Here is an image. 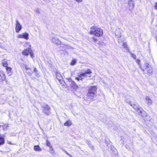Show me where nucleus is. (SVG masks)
Listing matches in <instances>:
<instances>
[{
	"label": "nucleus",
	"instance_id": "1",
	"mask_svg": "<svg viewBox=\"0 0 157 157\" xmlns=\"http://www.w3.org/2000/svg\"><path fill=\"white\" fill-rule=\"evenodd\" d=\"M90 33L94 34L97 36H100L103 34V30L96 26H93L90 28Z\"/></svg>",
	"mask_w": 157,
	"mask_h": 157
},
{
	"label": "nucleus",
	"instance_id": "2",
	"mask_svg": "<svg viewBox=\"0 0 157 157\" xmlns=\"http://www.w3.org/2000/svg\"><path fill=\"white\" fill-rule=\"evenodd\" d=\"M97 89V87L94 86L91 87L88 89V92L87 94L88 100H90L93 99V97L96 94Z\"/></svg>",
	"mask_w": 157,
	"mask_h": 157
},
{
	"label": "nucleus",
	"instance_id": "3",
	"mask_svg": "<svg viewBox=\"0 0 157 157\" xmlns=\"http://www.w3.org/2000/svg\"><path fill=\"white\" fill-rule=\"evenodd\" d=\"M43 113L46 115L48 116L50 114V108L48 105L44 104L42 106Z\"/></svg>",
	"mask_w": 157,
	"mask_h": 157
},
{
	"label": "nucleus",
	"instance_id": "4",
	"mask_svg": "<svg viewBox=\"0 0 157 157\" xmlns=\"http://www.w3.org/2000/svg\"><path fill=\"white\" fill-rule=\"evenodd\" d=\"M141 70L144 72L145 70H147V73L148 75L151 74L152 72V69L151 67H149V65L148 63H145L144 66V69L142 68L141 67H140Z\"/></svg>",
	"mask_w": 157,
	"mask_h": 157
},
{
	"label": "nucleus",
	"instance_id": "5",
	"mask_svg": "<svg viewBox=\"0 0 157 157\" xmlns=\"http://www.w3.org/2000/svg\"><path fill=\"white\" fill-rule=\"evenodd\" d=\"M131 106L135 109L138 113L140 114V115L143 116L142 115L143 113L145 112L143 110V109L140 107L139 106H137L134 104H130Z\"/></svg>",
	"mask_w": 157,
	"mask_h": 157
},
{
	"label": "nucleus",
	"instance_id": "6",
	"mask_svg": "<svg viewBox=\"0 0 157 157\" xmlns=\"http://www.w3.org/2000/svg\"><path fill=\"white\" fill-rule=\"evenodd\" d=\"M22 29V26L20 24L19 21L17 20H16L15 29L17 33H18Z\"/></svg>",
	"mask_w": 157,
	"mask_h": 157
},
{
	"label": "nucleus",
	"instance_id": "7",
	"mask_svg": "<svg viewBox=\"0 0 157 157\" xmlns=\"http://www.w3.org/2000/svg\"><path fill=\"white\" fill-rule=\"evenodd\" d=\"M29 35L28 33H25L21 34H19L18 37L19 38H22L28 40L29 38Z\"/></svg>",
	"mask_w": 157,
	"mask_h": 157
},
{
	"label": "nucleus",
	"instance_id": "8",
	"mask_svg": "<svg viewBox=\"0 0 157 157\" xmlns=\"http://www.w3.org/2000/svg\"><path fill=\"white\" fill-rule=\"evenodd\" d=\"M6 79V76L4 72L2 71H0V82H2Z\"/></svg>",
	"mask_w": 157,
	"mask_h": 157
},
{
	"label": "nucleus",
	"instance_id": "9",
	"mask_svg": "<svg viewBox=\"0 0 157 157\" xmlns=\"http://www.w3.org/2000/svg\"><path fill=\"white\" fill-rule=\"evenodd\" d=\"M92 72L90 69H88L87 71L85 72L84 73L81 74V75L83 77H87V76H86V75L88 74V77H90L91 76L90 74Z\"/></svg>",
	"mask_w": 157,
	"mask_h": 157
},
{
	"label": "nucleus",
	"instance_id": "10",
	"mask_svg": "<svg viewBox=\"0 0 157 157\" xmlns=\"http://www.w3.org/2000/svg\"><path fill=\"white\" fill-rule=\"evenodd\" d=\"M92 72L90 69H88L87 71L85 72L84 73L81 74V75L83 77H87V76H86V75L88 74V77H90L91 76L90 74Z\"/></svg>",
	"mask_w": 157,
	"mask_h": 157
},
{
	"label": "nucleus",
	"instance_id": "11",
	"mask_svg": "<svg viewBox=\"0 0 157 157\" xmlns=\"http://www.w3.org/2000/svg\"><path fill=\"white\" fill-rule=\"evenodd\" d=\"M145 102L146 104L149 105H151L152 104V101L151 99L148 96H146L145 98Z\"/></svg>",
	"mask_w": 157,
	"mask_h": 157
},
{
	"label": "nucleus",
	"instance_id": "12",
	"mask_svg": "<svg viewBox=\"0 0 157 157\" xmlns=\"http://www.w3.org/2000/svg\"><path fill=\"white\" fill-rule=\"evenodd\" d=\"M115 35L116 37L117 38H120V37L121 36V35L120 29H118L116 30L115 33Z\"/></svg>",
	"mask_w": 157,
	"mask_h": 157
},
{
	"label": "nucleus",
	"instance_id": "13",
	"mask_svg": "<svg viewBox=\"0 0 157 157\" xmlns=\"http://www.w3.org/2000/svg\"><path fill=\"white\" fill-rule=\"evenodd\" d=\"M31 49L30 48H28L23 50L22 52V54L24 56H28L29 53L30 51H31Z\"/></svg>",
	"mask_w": 157,
	"mask_h": 157
},
{
	"label": "nucleus",
	"instance_id": "14",
	"mask_svg": "<svg viewBox=\"0 0 157 157\" xmlns=\"http://www.w3.org/2000/svg\"><path fill=\"white\" fill-rule=\"evenodd\" d=\"M128 4L129 6L130 9H132L134 6V3L133 1L131 0L129 1Z\"/></svg>",
	"mask_w": 157,
	"mask_h": 157
},
{
	"label": "nucleus",
	"instance_id": "15",
	"mask_svg": "<svg viewBox=\"0 0 157 157\" xmlns=\"http://www.w3.org/2000/svg\"><path fill=\"white\" fill-rule=\"evenodd\" d=\"M6 71L8 75L10 76L12 74L11 69L9 67H6Z\"/></svg>",
	"mask_w": 157,
	"mask_h": 157
},
{
	"label": "nucleus",
	"instance_id": "16",
	"mask_svg": "<svg viewBox=\"0 0 157 157\" xmlns=\"http://www.w3.org/2000/svg\"><path fill=\"white\" fill-rule=\"evenodd\" d=\"M34 149L37 151H42L41 149L38 145H35L34 146Z\"/></svg>",
	"mask_w": 157,
	"mask_h": 157
},
{
	"label": "nucleus",
	"instance_id": "17",
	"mask_svg": "<svg viewBox=\"0 0 157 157\" xmlns=\"http://www.w3.org/2000/svg\"><path fill=\"white\" fill-rule=\"evenodd\" d=\"M72 124V123L70 120H68L64 124V125L67 127H69Z\"/></svg>",
	"mask_w": 157,
	"mask_h": 157
},
{
	"label": "nucleus",
	"instance_id": "18",
	"mask_svg": "<svg viewBox=\"0 0 157 157\" xmlns=\"http://www.w3.org/2000/svg\"><path fill=\"white\" fill-rule=\"evenodd\" d=\"M56 76L58 80L60 81L62 80V78L61 75L59 73H57L56 74Z\"/></svg>",
	"mask_w": 157,
	"mask_h": 157
},
{
	"label": "nucleus",
	"instance_id": "19",
	"mask_svg": "<svg viewBox=\"0 0 157 157\" xmlns=\"http://www.w3.org/2000/svg\"><path fill=\"white\" fill-rule=\"evenodd\" d=\"M52 42L56 44H57L59 43V40L56 38H53L52 39Z\"/></svg>",
	"mask_w": 157,
	"mask_h": 157
},
{
	"label": "nucleus",
	"instance_id": "20",
	"mask_svg": "<svg viewBox=\"0 0 157 157\" xmlns=\"http://www.w3.org/2000/svg\"><path fill=\"white\" fill-rule=\"evenodd\" d=\"M4 143V139L1 137H0V145L3 144Z\"/></svg>",
	"mask_w": 157,
	"mask_h": 157
},
{
	"label": "nucleus",
	"instance_id": "21",
	"mask_svg": "<svg viewBox=\"0 0 157 157\" xmlns=\"http://www.w3.org/2000/svg\"><path fill=\"white\" fill-rule=\"evenodd\" d=\"M82 77H83L82 75H81V74L79 75L78 76V77H77L76 78V79H77L78 81L79 80H82Z\"/></svg>",
	"mask_w": 157,
	"mask_h": 157
},
{
	"label": "nucleus",
	"instance_id": "22",
	"mask_svg": "<svg viewBox=\"0 0 157 157\" xmlns=\"http://www.w3.org/2000/svg\"><path fill=\"white\" fill-rule=\"evenodd\" d=\"M46 143L47 146L48 147H49L50 148H51V146L52 145L49 141L48 140H47Z\"/></svg>",
	"mask_w": 157,
	"mask_h": 157
},
{
	"label": "nucleus",
	"instance_id": "23",
	"mask_svg": "<svg viewBox=\"0 0 157 157\" xmlns=\"http://www.w3.org/2000/svg\"><path fill=\"white\" fill-rule=\"evenodd\" d=\"M3 66L4 67H7L8 64L6 61H4L2 63Z\"/></svg>",
	"mask_w": 157,
	"mask_h": 157
},
{
	"label": "nucleus",
	"instance_id": "24",
	"mask_svg": "<svg viewBox=\"0 0 157 157\" xmlns=\"http://www.w3.org/2000/svg\"><path fill=\"white\" fill-rule=\"evenodd\" d=\"M29 54H30L31 56V57L33 58L34 57V56L33 52L32 51V50H31V51H30V52H29Z\"/></svg>",
	"mask_w": 157,
	"mask_h": 157
},
{
	"label": "nucleus",
	"instance_id": "25",
	"mask_svg": "<svg viewBox=\"0 0 157 157\" xmlns=\"http://www.w3.org/2000/svg\"><path fill=\"white\" fill-rule=\"evenodd\" d=\"M131 56L133 58L135 59H136V56L134 54L131 53Z\"/></svg>",
	"mask_w": 157,
	"mask_h": 157
},
{
	"label": "nucleus",
	"instance_id": "26",
	"mask_svg": "<svg viewBox=\"0 0 157 157\" xmlns=\"http://www.w3.org/2000/svg\"><path fill=\"white\" fill-rule=\"evenodd\" d=\"M91 40L93 42H96L97 41V39L94 38L92 37L90 38Z\"/></svg>",
	"mask_w": 157,
	"mask_h": 157
},
{
	"label": "nucleus",
	"instance_id": "27",
	"mask_svg": "<svg viewBox=\"0 0 157 157\" xmlns=\"http://www.w3.org/2000/svg\"><path fill=\"white\" fill-rule=\"evenodd\" d=\"M76 62V60H73L71 61V64L72 65H75Z\"/></svg>",
	"mask_w": 157,
	"mask_h": 157
},
{
	"label": "nucleus",
	"instance_id": "28",
	"mask_svg": "<svg viewBox=\"0 0 157 157\" xmlns=\"http://www.w3.org/2000/svg\"><path fill=\"white\" fill-rule=\"evenodd\" d=\"M87 144H88L89 147H93L92 144H91V142L90 141H87Z\"/></svg>",
	"mask_w": 157,
	"mask_h": 157
},
{
	"label": "nucleus",
	"instance_id": "29",
	"mask_svg": "<svg viewBox=\"0 0 157 157\" xmlns=\"http://www.w3.org/2000/svg\"><path fill=\"white\" fill-rule=\"evenodd\" d=\"M65 152L70 157H73L69 153H68L66 151L64 150Z\"/></svg>",
	"mask_w": 157,
	"mask_h": 157
},
{
	"label": "nucleus",
	"instance_id": "30",
	"mask_svg": "<svg viewBox=\"0 0 157 157\" xmlns=\"http://www.w3.org/2000/svg\"><path fill=\"white\" fill-rule=\"evenodd\" d=\"M123 46L124 48H127V45L125 43L123 42Z\"/></svg>",
	"mask_w": 157,
	"mask_h": 157
},
{
	"label": "nucleus",
	"instance_id": "31",
	"mask_svg": "<svg viewBox=\"0 0 157 157\" xmlns=\"http://www.w3.org/2000/svg\"><path fill=\"white\" fill-rule=\"evenodd\" d=\"M78 3H80L82 2L83 0H75Z\"/></svg>",
	"mask_w": 157,
	"mask_h": 157
},
{
	"label": "nucleus",
	"instance_id": "32",
	"mask_svg": "<svg viewBox=\"0 0 157 157\" xmlns=\"http://www.w3.org/2000/svg\"><path fill=\"white\" fill-rule=\"evenodd\" d=\"M35 12L37 13H40V12L39 10L38 9H37L35 10Z\"/></svg>",
	"mask_w": 157,
	"mask_h": 157
},
{
	"label": "nucleus",
	"instance_id": "33",
	"mask_svg": "<svg viewBox=\"0 0 157 157\" xmlns=\"http://www.w3.org/2000/svg\"><path fill=\"white\" fill-rule=\"evenodd\" d=\"M37 69H36V68L35 67L34 68V72H37Z\"/></svg>",
	"mask_w": 157,
	"mask_h": 157
},
{
	"label": "nucleus",
	"instance_id": "34",
	"mask_svg": "<svg viewBox=\"0 0 157 157\" xmlns=\"http://www.w3.org/2000/svg\"><path fill=\"white\" fill-rule=\"evenodd\" d=\"M25 68L26 70H30L29 68L26 65L25 66Z\"/></svg>",
	"mask_w": 157,
	"mask_h": 157
},
{
	"label": "nucleus",
	"instance_id": "35",
	"mask_svg": "<svg viewBox=\"0 0 157 157\" xmlns=\"http://www.w3.org/2000/svg\"><path fill=\"white\" fill-rule=\"evenodd\" d=\"M155 7L156 9H157V2L155 3Z\"/></svg>",
	"mask_w": 157,
	"mask_h": 157
},
{
	"label": "nucleus",
	"instance_id": "36",
	"mask_svg": "<svg viewBox=\"0 0 157 157\" xmlns=\"http://www.w3.org/2000/svg\"><path fill=\"white\" fill-rule=\"evenodd\" d=\"M50 148V150H52V151H53V148L52 147V146H51V148Z\"/></svg>",
	"mask_w": 157,
	"mask_h": 157
},
{
	"label": "nucleus",
	"instance_id": "37",
	"mask_svg": "<svg viewBox=\"0 0 157 157\" xmlns=\"http://www.w3.org/2000/svg\"><path fill=\"white\" fill-rule=\"evenodd\" d=\"M28 74L29 75H31V73H30L29 72Z\"/></svg>",
	"mask_w": 157,
	"mask_h": 157
},
{
	"label": "nucleus",
	"instance_id": "38",
	"mask_svg": "<svg viewBox=\"0 0 157 157\" xmlns=\"http://www.w3.org/2000/svg\"><path fill=\"white\" fill-rule=\"evenodd\" d=\"M88 74L86 75V76H87V77H88Z\"/></svg>",
	"mask_w": 157,
	"mask_h": 157
},
{
	"label": "nucleus",
	"instance_id": "39",
	"mask_svg": "<svg viewBox=\"0 0 157 157\" xmlns=\"http://www.w3.org/2000/svg\"><path fill=\"white\" fill-rule=\"evenodd\" d=\"M75 87H76V88H77V85H75Z\"/></svg>",
	"mask_w": 157,
	"mask_h": 157
},
{
	"label": "nucleus",
	"instance_id": "40",
	"mask_svg": "<svg viewBox=\"0 0 157 157\" xmlns=\"http://www.w3.org/2000/svg\"><path fill=\"white\" fill-rule=\"evenodd\" d=\"M73 84H75V82H73Z\"/></svg>",
	"mask_w": 157,
	"mask_h": 157
}]
</instances>
